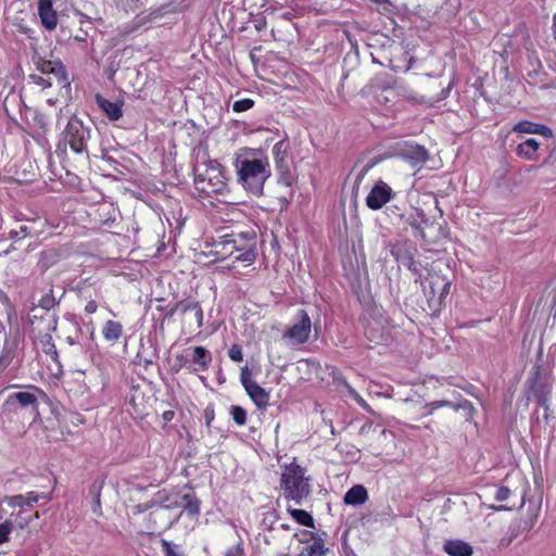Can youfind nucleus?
I'll return each instance as SVG.
<instances>
[{
	"instance_id": "obj_1",
	"label": "nucleus",
	"mask_w": 556,
	"mask_h": 556,
	"mask_svg": "<svg viewBox=\"0 0 556 556\" xmlns=\"http://www.w3.org/2000/svg\"><path fill=\"white\" fill-rule=\"evenodd\" d=\"M238 182L254 195L263 193L264 184L270 177V165L266 156L252 155L239 156L235 161Z\"/></svg>"
},
{
	"instance_id": "obj_2",
	"label": "nucleus",
	"mask_w": 556,
	"mask_h": 556,
	"mask_svg": "<svg viewBox=\"0 0 556 556\" xmlns=\"http://www.w3.org/2000/svg\"><path fill=\"white\" fill-rule=\"evenodd\" d=\"M280 486L286 500L301 505L311 494V478L306 476V469L295 462L285 465Z\"/></svg>"
},
{
	"instance_id": "obj_3",
	"label": "nucleus",
	"mask_w": 556,
	"mask_h": 556,
	"mask_svg": "<svg viewBox=\"0 0 556 556\" xmlns=\"http://www.w3.org/2000/svg\"><path fill=\"white\" fill-rule=\"evenodd\" d=\"M197 189L206 194L219 193L226 187L223 166L217 161L199 164L194 168Z\"/></svg>"
},
{
	"instance_id": "obj_4",
	"label": "nucleus",
	"mask_w": 556,
	"mask_h": 556,
	"mask_svg": "<svg viewBox=\"0 0 556 556\" xmlns=\"http://www.w3.org/2000/svg\"><path fill=\"white\" fill-rule=\"evenodd\" d=\"M91 129L80 118L72 115L60 135L58 148L65 151L68 146L77 154L87 152V143L90 140Z\"/></svg>"
},
{
	"instance_id": "obj_5",
	"label": "nucleus",
	"mask_w": 556,
	"mask_h": 556,
	"mask_svg": "<svg viewBox=\"0 0 556 556\" xmlns=\"http://www.w3.org/2000/svg\"><path fill=\"white\" fill-rule=\"evenodd\" d=\"M313 323L305 309H299L291 325L283 331L282 340L290 346H299L309 341Z\"/></svg>"
},
{
	"instance_id": "obj_6",
	"label": "nucleus",
	"mask_w": 556,
	"mask_h": 556,
	"mask_svg": "<svg viewBox=\"0 0 556 556\" xmlns=\"http://www.w3.org/2000/svg\"><path fill=\"white\" fill-rule=\"evenodd\" d=\"M240 381L250 399L258 408H266L268 406L269 393L252 379V374L248 366L241 369Z\"/></svg>"
},
{
	"instance_id": "obj_7",
	"label": "nucleus",
	"mask_w": 556,
	"mask_h": 556,
	"mask_svg": "<svg viewBox=\"0 0 556 556\" xmlns=\"http://www.w3.org/2000/svg\"><path fill=\"white\" fill-rule=\"evenodd\" d=\"M9 407L16 406L27 408L34 416V420L39 417V402L35 393L21 391L10 394L4 403Z\"/></svg>"
},
{
	"instance_id": "obj_8",
	"label": "nucleus",
	"mask_w": 556,
	"mask_h": 556,
	"mask_svg": "<svg viewBox=\"0 0 556 556\" xmlns=\"http://www.w3.org/2000/svg\"><path fill=\"white\" fill-rule=\"evenodd\" d=\"M394 195L391 187L384 181L380 180L369 191L366 197V205L374 211L380 210L388 203Z\"/></svg>"
},
{
	"instance_id": "obj_9",
	"label": "nucleus",
	"mask_w": 556,
	"mask_h": 556,
	"mask_svg": "<svg viewBox=\"0 0 556 556\" xmlns=\"http://www.w3.org/2000/svg\"><path fill=\"white\" fill-rule=\"evenodd\" d=\"M38 70L41 72V74L43 75H54V77L56 78L58 83L62 86V87H70V80H68V76H67V72H66V68L65 66L63 65V63L60 61V60H55V61H41L38 65Z\"/></svg>"
},
{
	"instance_id": "obj_10",
	"label": "nucleus",
	"mask_w": 556,
	"mask_h": 556,
	"mask_svg": "<svg viewBox=\"0 0 556 556\" xmlns=\"http://www.w3.org/2000/svg\"><path fill=\"white\" fill-rule=\"evenodd\" d=\"M94 101L111 122H116L122 118L124 106L123 100L118 99L113 102L102 97L100 93H97L94 96Z\"/></svg>"
},
{
	"instance_id": "obj_11",
	"label": "nucleus",
	"mask_w": 556,
	"mask_h": 556,
	"mask_svg": "<svg viewBox=\"0 0 556 556\" xmlns=\"http://www.w3.org/2000/svg\"><path fill=\"white\" fill-rule=\"evenodd\" d=\"M38 15L47 30H54L58 26V14L53 9L52 0H38Z\"/></svg>"
},
{
	"instance_id": "obj_12",
	"label": "nucleus",
	"mask_w": 556,
	"mask_h": 556,
	"mask_svg": "<svg viewBox=\"0 0 556 556\" xmlns=\"http://www.w3.org/2000/svg\"><path fill=\"white\" fill-rule=\"evenodd\" d=\"M40 498H46L49 501V497L45 494H39L36 492H27L26 494H18L12 496H5L4 502L12 508L24 506H33Z\"/></svg>"
},
{
	"instance_id": "obj_13",
	"label": "nucleus",
	"mask_w": 556,
	"mask_h": 556,
	"mask_svg": "<svg viewBox=\"0 0 556 556\" xmlns=\"http://www.w3.org/2000/svg\"><path fill=\"white\" fill-rule=\"evenodd\" d=\"M541 143L534 138H528L520 142L516 148V154L527 161L539 160V149Z\"/></svg>"
},
{
	"instance_id": "obj_14",
	"label": "nucleus",
	"mask_w": 556,
	"mask_h": 556,
	"mask_svg": "<svg viewBox=\"0 0 556 556\" xmlns=\"http://www.w3.org/2000/svg\"><path fill=\"white\" fill-rule=\"evenodd\" d=\"M513 131L520 134H538L546 138L552 137L549 127L543 124L533 123L530 121H521L513 126Z\"/></svg>"
},
{
	"instance_id": "obj_15",
	"label": "nucleus",
	"mask_w": 556,
	"mask_h": 556,
	"mask_svg": "<svg viewBox=\"0 0 556 556\" xmlns=\"http://www.w3.org/2000/svg\"><path fill=\"white\" fill-rule=\"evenodd\" d=\"M190 362L194 365L192 371H205L212 362V355L208 350L203 346H194Z\"/></svg>"
},
{
	"instance_id": "obj_16",
	"label": "nucleus",
	"mask_w": 556,
	"mask_h": 556,
	"mask_svg": "<svg viewBox=\"0 0 556 556\" xmlns=\"http://www.w3.org/2000/svg\"><path fill=\"white\" fill-rule=\"evenodd\" d=\"M532 392L540 406L548 408L552 384L547 381L536 378L532 384Z\"/></svg>"
},
{
	"instance_id": "obj_17",
	"label": "nucleus",
	"mask_w": 556,
	"mask_h": 556,
	"mask_svg": "<svg viewBox=\"0 0 556 556\" xmlns=\"http://www.w3.org/2000/svg\"><path fill=\"white\" fill-rule=\"evenodd\" d=\"M33 123L36 128V134L33 135V137L43 144L47 141L46 136L50 131L49 117L46 114L36 111L34 112Z\"/></svg>"
},
{
	"instance_id": "obj_18",
	"label": "nucleus",
	"mask_w": 556,
	"mask_h": 556,
	"mask_svg": "<svg viewBox=\"0 0 556 556\" xmlns=\"http://www.w3.org/2000/svg\"><path fill=\"white\" fill-rule=\"evenodd\" d=\"M236 252V241L232 240L231 235H225L214 243L213 254L219 258H226Z\"/></svg>"
},
{
	"instance_id": "obj_19",
	"label": "nucleus",
	"mask_w": 556,
	"mask_h": 556,
	"mask_svg": "<svg viewBox=\"0 0 556 556\" xmlns=\"http://www.w3.org/2000/svg\"><path fill=\"white\" fill-rule=\"evenodd\" d=\"M368 500V492L362 484H355L344 494V503L346 505L357 506L366 503Z\"/></svg>"
},
{
	"instance_id": "obj_20",
	"label": "nucleus",
	"mask_w": 556,
	"mask_h": 556,
	"mask_svg": "<svg viewBox=\"0 0 556 556\" xmlns=\"http://www.w3.org/2000/svg\"><path fill=\"white\" fill-rule=\"evenodd\" d=\"M288 146L283 140L276 142L273 147V155L276 168L285 174L288 172L289 166L287 163Z\"/></svg>"
},
{
	"instance_id": "obj_21",
	"label": "nucleus",
	"mask_w": 556,
	"mask_h": 556,
	"mask_svg": "<svg viewBox=\"0 0 556 556\" xmlns=\"http://www.w3.org/2000/svg\"><path fill=\"white\" fill-rule=\"evenodd\" d=\"M101 332L108 342L115 344L122 338L124 328L119 321L110 319L104 323Z\"/></svg>"
},
{
	"instance_id": "obj_22",
	"label": "nucleus",
	"mask_w": 556,
	"mask_h": 556,
	"mask_svg": "<svg viewBox=\"0 0 556 556\" xmlns=\"http://www.w3.org/2000/svg\"><path fill=\"white\" fill-rule=\"evenodd\" d=\"M444 552L450 556H471V546L460 540L446 541L443 546Z\"/></svg>"
},
{
	"instance_id": "obj_23",
	"label": "nucleus",
	"mask_w": 556,
	"mask_h": 556,
	"mask_svg": "<svg viewBox=\"0 0 556 556\" xmlns=\"http://www.w3.org/2000/svg\"><path fill=\"white\" fill-rule=\"evenodd\" d=\"M17 350V342L14 341H5L0 354V374L2 375L4 370L12 364Z\"/></svg>"
},
{
	"instance_id": "obj_24",
	"label": "nucleus",
	"mask_w": 556,
	"mask_h": 556,
	"mask_svg": "<svg viewBox=\"0 0 556 556\" xmlns=\"http://www.w3.org/2000/svg\"><path fill=\"white\" fill-rule=\"evenodd\" d=\"M405 245V242H397L393 244L391 249V254L397 262H401L403 265L407 266L409 270H412L415 274H418V267L416 263L413 261L412 255L409 253L407 255H404L402 253Z\"/></svg>"
},
{
	"instance_id": "obj_25",
	"label": "nucleus",
	"mask_w": 556,
	"mask_h": 556,
	"mask_svg": "<svg viewBox=\"0 0 556 556\" xmlns=\"http://www.w3.org/2000/svg\"><path fill=\"white\" fill-rule=\"evenodd\" d=\"M409 224L416 228V236H420L422 239L426 240V232L425 227H428L430 225H433L429 222V219L426 218L422 211L416 210L414 214L409 217Z\"/></svg>"
},
{
	"instance_id": "obj_26",
	"label": "nucleus",
	"mask_w": 556,
	"mask_h": 556,
	"mask_svg": "<svg viewBox=\"0 0 556 556\" xmlns=\"http://www.w3.org/2000/svg\"><path fill=\"white\" fill-rule=\"evenodd\" d=\"M403 155L410 160L414 164L424 163L428 159V151L422 146H408Z\"/></svg>"
},
{
	"instance_id": "obj_27",
	"label": "nucleus",
	"mask_w": 556,
	"mask_h": 556,
	"mask_svg": "<svg viewBox=\"0 0 556 556\" xmlns=\"http://www.w3.org/2000/svg\"><path fill=\"white\" fill-rule=\"evenodd\" d=\"M328 548L325 547V543L320 538H314L313 541L307 544L300 556H325Z\"/></svg>"
},
{
	"instance_id": "obj_28",
	"label": "nucleus",
	"mask_w": 556,
	"mask_h": 556,
	"mask_svg": "<svg viewBox=\"0 0 556 556\" xmlns=\"http://www.w3.org/2000/svg\"><path fill=\"white\" fill-rule=\"evenodd\" d=\"M96 220L101 226L111 227L115 222L114 210L110 205H102L97 210Z\"/></svg>"
},
{
	"instance_id": "obj_29",
	"label": "nucleus",
	"mask_w": 556,
	"mask_h": 556,
	"mask_svg": "<svg viewBox=\"0 0 556 556\" xmlns=\"http://www.w3.org/2000/svg\"><path fill=\"white\" fill-rule=\"evenodd\" d=\"M232 240L236 241V251H239L248 245L256 244V237L253 232H240V233H230Z\"/></svg>"
},
{
	"instance_id": "obj_30",
	"label": "nucleus",
	"mask_w": 556,
	"mask_h": 556,
	"mask_svg": "<svg viewBox=\"0 0 556 556\" xmlns=\"http://www.w3.org/2000/svg\"><path fill=\"white\" fill-rule=\"evenodd\" d=\"M288 511L290 513V515L293 517V519L298 523L305 526V527L314 528V519H313L312 515L308 514L307 511H305L303 509H298V508H293V509L289 508Z\"/></svg>"
},
{
	"instance_id": "obj_31",
	"label": "nucleus",
	"mask_w": 556,
	"mask_h": 556,
	"mask_svg": "<svg viewBox=\"0 0 556 556\" xmlns=\"http://www.w3.org/2000/svg\"><path fill=\"white\" fill-rule=\"evenodd\" d=\"M39 343L41 345L42 351L47 355H50L53 359L58 357V351L55 344L53 343L51 334L45 333L43 336H41L39 339Z\"/></svg>"
},
{
	"instance_id": "obj_32",
	"label": "nucleus",
	"mask_w": 556,
	"mask_h": 556,
	"mask_svg": "<svg viewBox=\"0 0 556 556\" xmlns=\"http://www.w3.org/2000/svg\"><path fill=\"white\" fill-rule=\"evenodd\" d=\"M180 505L190 514L198 515L200 513V501L193 494H185Z\"/></svg>"
},
{
	"instance_id": "obj_33",
	"label": "nucleus",
	"mask_w": 556,
	"mask_h": 556,
	"mask_svg": "<svg viewBox=\"0 0 556 556\" xmlns=\"http://www.w3.org/2000/svg\"><path fill=\"white\" fill-rule=\"evenodd\" d=\"M200 306V303L194 300H185L180 301L176 304L174 308L170 309L169 315H174L176 312L180 314H187L188 312H194L197 307Z\"/></svg>"
},
{
	"instance_id": "obj_34",
	"label": "nucleus",
	"mask_w": 556,
	"mask_h": 556,
	"mask_svg": "<svg viewBox=\"0 0 556 556\" xmlns=\"http://www.w3.org/2000/svg\"><path fill=\"white\" fill-rule=\"evenodd\" d=\"M161 545L165 556H185L179 544L163 539Z\"/></svg>"
},
{
	"instance_id": "obj_35",
	"label": "nucleus",
	"mask_w": 556,
	"mask_h": 556,
	"mask_svg": "<svg viewBox=\"0 0 556 556\" xmlns=\"http://www.w3.org/2000/svg\"><path fill=\"white\" fill-rule=\"evenodd\" d=\"M229 413L232 420L237 426H244L247 424V410L239 405H231Z\"/></svg>"
},
{
	"instance_id": "obj_36",
	"label": "nucleus",
	"mask_w": 556,
	"mask_h": 556,
	"mask_svg": "<svg viewBox=\"0 0 556 556\" xmlns=\"http://www.w3.org/2000/svg\"><path fill=\"white\" fill-rule=\"evenodd\" d=\"M40 230L35 229L33 225H22L20 226L18 230H11L10 231V238L12 239H20L25 238L28 236H35L38 235Z\"/></svg>"
},
{
	"instance_id": "obj_37",
	"label": "nucleus",
	"mask_w": 556,
	"mask_h": 556,
	"mask_svg": "<svg viewBox=\"0 0 556 556\" xmlns=\"http://www.w3.org/2000/svg\"><path fill=\"white\" fill-rule=\"evenodd\" d=\"M89 493L93 496V504H92V513L96 516L102 515V508H101V491L100 486H98L96 483L91 484Z\"/></svg>"
},
{
	"instance_id": "obj_38",
	"label": "nucleus",
	"mask_w": 556,
	"mask_h": 556,
	"mask_svg": "<svg viewBox=\"0 0 556 556\" xmlns=\"http://www.w3.org/2000/svg\"><path fill=\"white\" fill-rule=\"evenodd\" d=\"M239 254L236 256V261L252 264L255 261V245H248L238 251Z\"/></svg>"
},
{
	"instance_id": "obj_39",
	"label": "nucleus",
	"mask_w": 556,
	"mask_h": 556,
	"mask_svg": "<svg viewBox=\"0 0 556 556\" xmlns=\"http://www.w3.org/2000/svg\"><path fill=\"white\" fill-rule=\"evenodd\" d=\"M440 286H441V292H440L439 298L442 299L448 294L450 288H451V282L445 280L444 278L437 277L434 281L430 282V288H431V292L433 295L437 293L435 287H440Z\"/></svg>"
},
{
	"instance_id": "obj_40",
	"label": "nucleus",
	"mask_w": 556,
	"mask_h": 556,
	"mask_svg": "<svg viewBox=\"0 0 556 556\" xmlns=\"http://www.w3.org/2000/svg\"><path fill=\"white\" fill-rule=\"evenodd\" d=\"M254 106V101L250 98L237 100L232 104V110L236 113H242L245 112Z\"/></svg>"
},
{
	"instance_id": "obj_41",
	"label": "nucleus",
	"mask_w": 556,
	"mask_h": 556,
	"mask_svg": "<svg viewBox=\"0 0 556 556\" xmlns=\"http://www.w3.org/2000/svg\"><path fill=\"white\" fill-rule=\"evenodd\" d=\"M58 302L52 293V290H49L48 293L43 294L40 300L38 301V305L43 308V309H47L49 311L50 308H52L54 305H56Z\"/></svg>"
},
{
	"instance_id": "obj_42",
	"label": "nucleus",
	"mask_w": 556,
	"mask_h": 556,
	"mask_svg": "<svg viewBox=\"0 0 556 556\" xmlns=\"http://www.w3.org/2000/svg\"><path fill=\"white\" fill-rule=\"evenodd\" d=\"M13 530V523L10 520H5L0 523V544L9 541L10 534Z\"/></svg>"
},
{
	"instance_id": "obj_43",
	"label": "nucleus",
	"mask_w": 556,
	"mask_h": 556,
	"mask_svg": "<svg viewBox=\"0 0 556 556\" xmlns=\"http://www.w3.org/2000/svg\"><path fill=\"white\" fill-rule=\"evenodd\" d=\"M348 391L350 396L366 412L372 413L371 407L369 404L350 386H348Z\"/></svg>"
},
{
	"instance_id": "obj_44",
	"label": "nucleus",
	"mask_w": 556,
	"mask_h": 556,
	"mask_svg": "<svg viewBox=\"0 0 556 556\" xmlns=\"http://www.w3.org/2000/svg\"><path fill=\"white\" fill-rule=\"evenodd\" d=\"M446 406H452L454 408H456L452 402H448V401H434V402H431L429 404H427L425 406V409H426V413L425 415H431L433 414V412L438 408H441V407H446Z\"/></svg>"
},
{
	"instance_id": "obj_45",
	"label": "nucleus",
	"mask_w": 556,
	"mask_h": 556,
	"mask_svg": "<svg viewBox=\"0 0 556 556\" xmlns=\"http://www.w3.org/2000/svg\"><path fill=\"white\" fill-rule=\"evenodd\" d=\"M87 328H88V331H89V337L87 338V340H84V341L81 342V341H79L78 339L76 340V339H73V338L68 337V338H67V342H68L71 345H74V344H77V343H81V344H84V345H86V346H88V348H89V345H90V344H89V342H88V341L93 342V340H94V327H93L92 323H90V324L87 326Z\"/></svg>"
},
{
	"instance_id": "obj_46",
	"label": "nucleus",
	"mask_w": 556,
	"mask_h": 556,
	"mask_svg": "<svg viewBox=\"0 0 556 556\" xmlns=\"http://www.w3.org/2000/svg\"><path fill=\"white\" fill-rule=\"evenodd\" d=\"M228 356L233 362H242L243 361V354L242 349L238 344H232L228 351Z\"/></svg>"
},
{
	"instance_id": "obj_47",
	"label": "nucleus",
	"mask_w": 556,
	"mask_h": 556,
	"mask_svg": "<svg viewBox=\"0 0 556 556\" xmlns=\"http://www.w3.org/2000/svg\"><path fill=\"white\" fill-rule=\"evenodd\" d=\"M511 491L507 486H500L495 492V500L504 502L509 498Z\"/></svg>"
},
{
	"instance_id": "obj_48",
	"label": "nucleus",
	"mask_w": 556,
	"mask_h": 556,
	"mask_svg": "<svg viewBox=\"0 0 556 556\" xmlns=\"http://www.w3.org/2000/svg\"><path fill=\"white\" fill-rule=\"evenodd\" d=\"M225 556H243V547L241 544L233 545L226 551Z\"/></svg>"
},
{
	"instance_id": "obj_49",
	"label": "nucleus",
	"mask_w": 556,
	"mask_h": 556,
	"mask_svg": "<svg viewBox=\"0 0 556 556\" xmlns=\"http://www.w3.org/2000/svg\"><path fill=\"white\" fill-rule=\"evenodd\" d=\"M34 83L40 87H42L43 89L46 88H49L51 87V81H49L47 78L42 77V76H31Z\"/></svg>"
},
{
	"instance_id": "obj_50",
	"label": "nucleus",
	"mask_w": 556,
	"mask_h": 556,
	"mask_svg": "<svg viewBox=\"0 0 556 556\" xmlns=\"http://www.w3.org/2000/svg\"><path fill=\"white\" fill-rule=\"evenodd\" d=\"M193 313L197 321V328L201 329L203 326V311L201 305L197 307Z\"/></svg>"
},
{
	"instance_id": "obj_51",
	"label": "nucleus",
	"mask_w": 556,
	"mask_h": 556,
	"mask_svg": "<svg viewBox=\"0 0 556 556\" xmlns=\"http://www.w3.org/2000/svg\"><path fill=\"white\" fill-rule=\"evenodd\" d=\"M0 301L2 302L3 305H5V307L10 311H13V304L11 302V300L9 299V296L0 291Z\"/></svg>"
},
{
	"instance_id": "obj_52",
	"label": "nucleus",
	"mask_w": 556,
	"mask_h": 556,
	"mask_svg": "<svg viewBox=\"0 0 556 556\" xmlns=\"http://www.w3.org/2000/svg\"><path fill=\"white\" fill-rule=\"evenodd\" d=\"M97 308H98V304L94 300H90L86 306H85V312L87 314H93L97 312Z\"/></svg>"
},
{
	"instance_id": "obj_53",
	"label": "nucleus",
	"mask_w": 556,
	"mask_h": 556,
	"mask_svg": "<svg viewBox=\"0 0 556 556\" xmlns=\"http://www.w3.org/2000/svg\"><path fill=\"white\" fill-rule=\"evenodd\" d=\"M27 165H28V167H30V168H31V170H30L28 174H25V175L23 176V179H24V180H33V179L35 178V176H36V173H35V170H34L33 165H31V163H30V162H28V163H27Z\"/></svg>"
},
{
	"instance_id": "obj_54",
	"label": "nucleus",
	"mask_w": 556,
	"mask_h": 556,
	"mask_svg": "<svg viewBox=\"0 0 556 556\" xmlns=\"http://www.w3.org/2000/svg\"><path fill=\"white\" fill-rule=\"evenodd\" d=\"M30 519H26V518H21L18 521H17V526L18 528L21 529H25L28 523H29Z\"/></svg>"
},
{
	"instance_id": "obj_55",
	"label": "nucleus",
	"mask_w": 556,
	"mask_h": 556,
	"mask_svg": "<svg viewBox=\"0 0 556 556\" xmlns=\"http://www.w3.org/2000/svg\"><path fill=\"white\" fill-rule=\"evenodd\" d=\"M265 25H266V22H265V18L263 17V18L256 21L255 28L257 30H261L263 27H265Z\"/></svg>"
},
{
	"instance_id": "obj_56",
	"label": "nucleus",
	"mask_w": 556,
	"mask_h": 556,
	"mask_svg": "<svg viewBox=\"0 0 556 556\" xmlns=\"http://www.w3.org/2000/svg\"><path fill=\"white\" fill-rule=\"evenodd\" d=\"M379 88H381V92L384 93V92H392V87L390 85L388 86H378Z\"/></svg>"
},
{
	"instance_id": "obj_57",
	"label": "nucleus",
	"mask_w": 556,
	"mask_h": 556,
	"mask_svg": "<svg viewBox=\"0 0 556 556\" xmlns=\"http://www.w3.org/2000/svg\"><path fill=\"white\" fill-rule=\"evenodd\" d=\"M74 39H75L76 41H79V42H86V37H85V36H78V35H77V36H75V37H74Z\"/></svg>"
},
{
	"instance_id": "obj_58",
	"label": "nucleus",
	"mask_w": 556,
	"mask_h": 556,
	"mask_svg": "<svg viewBox=\"0 0 556 556\" xmlns=\"http://www.w3.org/2000/svg\"><path fill=\"white\" fill-rule=\"evenodd\" d=\"M172 416H173V412H165L163 415L164 419H166V420H169L172 418Z\"/></svg>"
},
{
	"instance_id": "obj_59",
	"label": "nucleus",
	"mask_w": 556,
	"mask_h": 556,
	"mask_svg": "<svg viewBox=\"0 0 556 556\" xmlns=\"http://www.w3.org/2000/svg\"><path fill=\"white\" fill-rule=\"evenodd\" d=\"M492 508H493L494 510H508V507H506V506H504V505H501V506H497V507L493 506Z\"/></svg>"
},
{
	"instance_id": "obj_60",
	"label": "nucleus",
	"mask_w": 556,
	"mask_h": 556,
	"mask_svg": "<svg viewBox=\"0 0 556 556\" xmlns=\"http://www.w3.org/2000/svg\"><path fill=\"white\" fill-rule=\"evenodd\" d=\"M377 99H378L379 102H382V99L378 94H377ZM383 101L388 102L389 101V97L388 96H383Z\"/></svg>"
},
{
	"instance_id": "obj_61",
	"label": "nucleus",
	"mask_w": 556,
	"mask_h": 556,
	"mask_svg": "<svg viewBox=\"0 0 556 556\" xmlns=\"http://www.w3.org/2000/svg\"><path fill=\"white\" fill-rule=\"evenodd\" d=\"M450 88H451V86H448L446 90H443V98H446V96L450 91Z\"/></svg>"
},
{
	"instance_id": "obj_62",
	"label": "nucleus",
	"mask_w": 556,
	"mask_h": 556,
	"mask_svg": "<svg viewBox=\"0 0 556 556\" xmlns=\"http://www.w3.org/2000/svg\"><path fill=\"white\" fill-rule=\"evenodd\" d=\"M8 253H9V251L7 250V251H4L3 253H0V256H2V255H8Z\"/></svg>"
}]
</instances>
